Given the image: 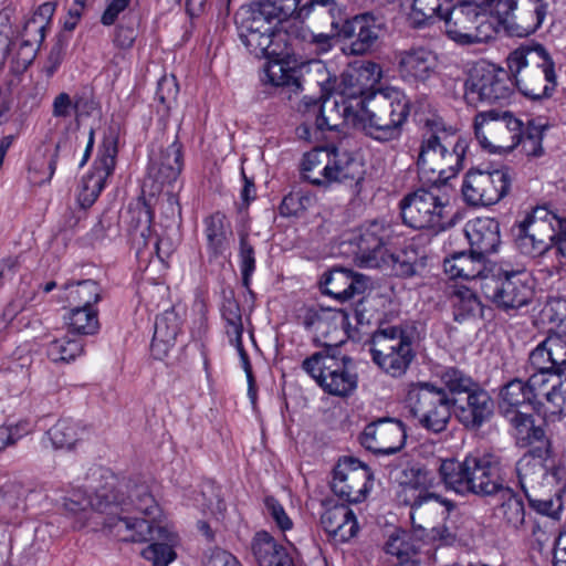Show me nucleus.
Masks as SVG:
<instances>
[{
	"label": "nucleus",
	"mask_w": 566,
	"mask_h": 566,
	"mask_svg": "<svg viewBox=\"0 0 566 566\" xmlns=\"http://www.w3.org/2000/svg\"><path fill=\"white\" fill-rule=\"evenodd\" d=\"M406 407L417 424L432 433L447 430L452 412L469 430H478L494 416L495 402L478 385L465 398H450L444 389L428 381L409 385Z\"/></svg>",
	"instance_id": "nucleus-1"
},
{
	"label": "nucleus",
	"mask_w": 566,
	"mask_h": 566,
	"mask_svg": "<svg viewBox=\"0 0 566 566\" xmlns=\"http://www.w3.org/2000/svg\"><path fill=\"white\" fill-rule=\"evenodd\" d=\"M378 72V64L368 62L358 70L344 72L340 82L331 74L322 62H314L307 71V82H315L321 88L317 98L304 96L303 114L305 122L297 128L300 136L308 134L311 128L316 133L337 132L343 125V107L368 91L364 80Z\"/></svg>",
	"instance_id": "nucleus-2"
},
{
	"label": "nucleus",
	"mask_w": 566,
	"mask_h": 566,
	"mask_svg": "<svg viewBox=\"0 0 566 566\" xmlns=\"http://www.w3.org/2000/svg\"><path fill=\"white\" fill-rule=\"evenodd\" d=\"M380 76V67L375 75H369L364 82L368 91L352 99L343 107V124L350 122L354 127L360 129L367 137L379 142L390 143L398 140L410 114V101L401 92L387 88L377 94H371L370 88Z\"/></svg>",
	"instance_id": "nucleus-3"
},
{
	"label": "nucleus",
	"mask_w": 566,
	"mask_h": 566,
	"mask_svg": "<svg viewBox=\"0 0 566 566\" xmlns=\"http://www.w3.org/2000/svg\"><path fill=\"white\" fill-rule=\"evenodd\" d=\"M417 158L418 171L428 182L446 185L463 168L469 140L440 118L427 119Z\"/></svg>",
	"instance_id": "nucleus-4"
},
{
	"label": "nucleus",
	"mask_w": 566,
	"mask_h": 566,
	"mask_svg": "<svg viewBox=\"0 0 566 566\" xmlns=\"http://www.w3.org/2000/svg\"><path fill=\"white\" fill-rule=\"evenodd\" d=\"M116 495L118 507L115 512H102L105 515L104 530L122 542H144L145 538H153L151 527L155 522L132 515L138 512L154 518L159 512L148 485L132 480L117 481Z\"/></svg>",
	"instance_id": "nucleus-5"
},
{
	"label": "nucleus",
	"mask_w": 566,
	"mask_h": 566,
	"mask_svg": "<svg viewBox=\"0 0 566 566\" xmlns=\"http://www.w3.org/2000/svg\"><path fill=\"white\" fill-rule=\"evenodd\" d=\"M433 464L446 488L460 495L495 496L506 486L502 460L493 453L469 455L463 461L439 458Z\"/></svg>",
	"instance_id": "nucleus-6"
},
{
	"label": "nucleus",
	"mask_w": 566,
	"mask_h": 566,
	"mask_svg": "<svg viewBox=\"0 0 566 566\" xmlns=\"http://www.w3.org/2000/svg\"><path fill=\"white\" fill-rule=\"evenodd\" d=\"M237 29L240 41L252 55L258 59H273L265 70L269 83L290 93L296 94L302 91L305 80L301 71L283 62L293 52V44L289 42V28L285 30Z\"/></svg>",
	"instance_id": "nucleus-7"
},
{
	"label": "nucleus",
	"mask_w": 566,
	"mask_h": 566,
	"mask_svg": "<svg viewBox=\"0 0 566 566\" xmlns=\"http://www.w3.org/2000/svg\"><path fill=\"white\" fill-rule=\"evenodd\" d=\"M300 170L302 179L322 188H328L334 182H354L357 187L364 180L360 164L335 146L316 147L306 153Z\"/></svg>",
	"instance_id": "nucleus-8"
},
{
	"label": "nucleus",
	"mask_w": 566,
	"mask_h": 566,
	"mask_svg": "<svg viewBox=\"0 0 566 566\" xmlns=\"http://www.w3.org/2000/svg\"><path fill=\"white\" fill-rule=\"evenodd\" d=\"M353 360L340 355L339 345H325L321 352L305 358L302 368L327 394L345 397L357 387V374L352 369Z\"/></svg>",
	"instance_id": "nucleus-9"
},
{
	"label": "nucleus",
	"mask_w": 566,
	"mask_h": 566,
	"mask_svg": "<svg viewBox=\"0 0 566 566\" xmlns=\"http://www.w3.org/2000/svg\"><path fill=\"white\" fill-rule=\"evenodd\" d=\"M369 352L373 361L394 378L403 376L416 357L411 337L401 326L377 329Z\"/></svg>",
	"instance_id": "nucleus-10"
},
{
	"label": "nucleus",
	"mask_w": 566,
	"mask_h": 566,
	"mask_svg": "<svg viewBox=\"0 0 566 566\" xmlns=\"http://www.w3.org/2000/svg\"><path fill=\"white\" fill-rule=\"evenodd\" d=\"M406 195L399 202L400 214L406 226L412 229H444V212L448 203L442 192L444 185L430 182Z\"/></svg>",
	"instance_id": "nucleus-11"
},
{
	"label": "nucleus",
	"mask_w": 566,
	"mask_h": 566,
	"mask_svg": "<svg viewBox=\"0 0 566 566\" xmlns=\"http://www.w3.org/2000/svg\"><path fill=\"white\" fill-rule=\"evenodd\" d=\"M398 500L403 505H409L410 518L415 524L416 516L421 517L426 511L444 507L442 514L448 515L454 510L455 504L439 494L429 492L433 486L434 476L426 465L415 464L402 471Z\"/></svg>",
	"instance_id": "nucleus-12"
},
{
	"label": "nucleus",
	"mask_w": 566,
	"mask_h": 566,
	"mask_svg": "<svg viewBox=\"0 0 566 566\" xmlns=\"http://www.w3.org/2000/svg\"><path fill=\"white\" fill-rule=\"evenodd\" d=\"M474 134L490 153L511 151L521 143L523 123L509 111L493 108L475 115Z\"/></svg>",
	"instance_id": "nucleus-13"
},
{
	"label": "nucleus",
	"mask_w": 566,
	"mask_h": 566,
	"mask_svg": "<svg viewBox=\"0 0 566 566\" xmlns=\"http://www.w3.org/2000/svg\"><path fill=\"white\" fill-rule=\"evenodd\" d=\"M481 290L505 312L528 305L534 296L533 280L525 270L500 269L496 274L483 279Z\"/></svg>",
	"instance_id": "nucleus-14"
},
{
	"label": "nucleus",
	"mask_w": 566,
	"mask_h": 566,
	"mask_svg": "<svg viewBox=\"0 0 566 566\" xmlns=\"http://www.w3.org/2000/svg\"><path fill=\"white\" fill-rule=\"evenodd\" d=\"M510 73L492 64L476 63L464 82V99L468 105L502 104L510 99L514 90Z\"/></svg>",
	"instance_id": "nucleus-15"
},
{
	"label": "nucleus",
	"mask_w": 566,
	"mask_h": 566,
	"mask_svg": "<svg viewBox=\"0 0 566 566\" xmlns=\"http://www.w3.org/2000/svg\"><path fill=\"white\" fill-rule=\"evenodd\" d=\"M513 179V170L507 166L492 170L471 168L462 180L463 200L472 207L495 205L509 195Z\"/></svg>",
	"instance_id": "nucleus-16"
},
{
	"label": "nucleus",
	"mask_w": 566,
	"mask_h": 566,
	"mask_svg": "<svg viewBox=\"0 0 566 566\" xmlns=\"http://www.w3.org/2000/svg\"><path fill=\"white\" fill-rule=\"evenodd\" d=\"M515 473L524 493L553 491L560 480V468L552 448H531L515 464Z\"/></svg>",
	"instance_id": "nucleus-17"
},
{
	"label": "nucleus",
	"mask_w": 566,
	"mask_h": 566,
	"mask_svg": "<svg viewBox=\"0 0 566 566\" xmlns=\"http://www.w3.org/2000/svg\"><path fill=\"white\" fill-rule=\"evenodd\" d=\"M548 12L545 0H499L500 24L510 36L524 38L535 33Z\"/></svg>",
	"instance_id": "nucleus-18"
},
{
	"label": "nucleus",
	"mask_w": 566,
	"mask_h": 566,
	"mask_svg": "<svg viewBox=\"0 0 566 566\" xmlns=\"http://www.w3.org/2000/svg\"><path fill=\"white\" fill-rule=\"evenodd\" d=\"M395 235L394 226L385 219L366 221L354 239L355 261L360 268L377 269L386 262L387 245Z\"/></svg>",
	"instance_id": "nucleus-19"
},
{
	"label": "nucleus",
	"mask_w": 566,
	"mask_h": 566,
	"mask_svg": "<svg viewBox=\"0 0 566 566\" xmlns=\"http://www.w3.org/2000/svg\"><path fill=\"white\" fill-rule=\"evenodd\" d=\"M444 22L447 35L459 44H473L482 41L480 29L486 20L478 1H463L446 7L439 18Z\"/></svg>",
	"instance_id": "nucleus-20"
},
{
	"label": "nucleus",
	"mask_w": 566,
	"mask_h": 566,
	"mask_svg": "<svg viewBox=\"0 0 566 566\" xmlns=\"http://www.w3.org/2000/svg\"><path fill=\"white\" fill-rule=\"evenodd\" d=\"M371 479L368 465L355 458H344L334 469L332 490L348 503H359L365 500Z\"/></svg>",
	"instance_id": "nucleus-21"
},
{
	"label": "nucleus",
	"mask_w": 566,
	"mask_h": 566,
	"mask_svg": "<svg viewBox=\"0 0 566 566\" xmlns=\"http://www.w3.org/2000/svg\"><path fill=\"white\" fill-rule=\"evenodd\" d=\"M407 439L406 427L396 418H379L368 423L359 436L360 444L376 454L400 451Z\"/></svg>",
	"instance_id": "nucleus-22"
},
{
	"label": "nucleus",
	"mask_w": 566,
	"mask_h": 566,
	"mask_svg": "<svg viewBox=\"0 0 566 566\" xmlns=\"http://www.w3.org/2000/svg\"><path fill=\"white\" fill-rule=\"evenodd\" d=\"M382 24L369 14H356L345 25L339 40L348 41L342 51L346 55L360 56L376 50L382 33Z\"/></svg>",
	"instance_id": "nucleus-23"
},
{
	"label": "nucleus",
	"mask_w": 566,
	"mask_h": 566,
	"mask_svg": "<svg viewBox=\"0 0 566 566\" xmlns=\"http://www.w3.org/2000/svg\"><path fill=\"white\" fill-rule=\"evenodd\" d=\"M117 145L114 138H105L94 165V171L82 179L77 202L82 209L90 208L98 198L115 168Z\"/></svg>",
	"instance_id": "nucleus-24"
},
{
	"label": "nucleus",
	"mask_w": 566,
	"mask_h": 566,
	"mask_svg": "<svg viewBox=\"0 0 566 566\" xmlns=\"http://www.w3.org/2000/svg\"><path fill=\"white\" fill-rule=\"evenodd\" d=\"M118 479L114 475L104 478V483L94 489V492L86 496L81 491L74 492L71 497L64 500L63 506L71 514L84 513L88 507L93 511L115 512L118 507L116 501V483Z\"/></svg>",
	"instance_id": "nucleus-25"
},
{
	"label": "nucleus",
	"mask_w": 566,
	"mask_h": 566,
	"mask_svg": "<svg viewBox=\"0 0 566 566\" xmlns=\"http://www.w3.org/2000/svg\"><path fill=\"white\" fill-rule=\"evenodd\" d=\"M397 71L409 84L424 83L436 72L437 57L424 48H411L396 53Z\"/></svg>",
	"instance_id": "nucleus-26"
},
{
	"label": "nucleus",
	"mask_w": 566,
	"mask_h": 566,
	"mask_svg": "<svg viewBox=\"0 0 566 566\" xmlns=\"http://www.w3.org/2000/svg\"><path fill=\"white\" fill-rule=\"evenodd\" d=\"M319 285L323 294L339 303L360 296L367 290L365 276L346 269H332L324 273Z\"/></svg>",
	"instance_id": "nucleus-27"
},
{
	"label": "nucleus",
	"mask_w": 566,
	"mask_h": 566,
	"mask_svg": "<svg viewBox=\"0 0 566 566\" xmlns=\"http://www.w3.org/2000/svg\"><path fill=\"white\" fill-rule=\"evenodd\" d=\"M514 244L523 254L532 259L545 256L552 252L555 253L557 235L544 232L541 229L533 228L523 222H518L512 228Z\"/></svg>",
	"instance_id": "nucleus-28"
},
{
	"label": "nucleus",
	"mask_w": 566,
	"mask_h": 566,
	"mask_svg": "<svg viewBox=\"0 0 566 566\" xmlns=\"http://www.w3.org/2000/svg\"><path fill=\"white\" fill-rule=\"evenodd\" d=\"M507 66L512 76L520 75L524 70L536 71L543 67L548 69L555 66V63L541 43L522 44L512 51L507 56Z\"/></svg>",
	"instance_id": "nucleus-29"
},
{
	"label": "nucleus",
	"mask_w": 566,
	"mask_h": 566,
	"mask_svg": "<svg viewBox=\"0 0 566 566\" xmlns=\"http://www.w3.org/2000/svg\"><path fill=\"white\" fill-rule=\"evenodd\" d=\"M181 144L174 140L167 148L159 153H151L148 174L160 184L175 181L182 169Z\"/></svg>",
	"instance_id": "nucleus-30"
},
{
	"label": "nucleus",
	"mask_w": 566,
	"mask_h": 566,
	"mask_svg": "<svg viewBox=\"0 0 566 566\" xmlns=\"http://www.w3.org/2000/svg\"><path fill=\"white\" fill-rule=\"evenodd\" d=\"M514 85L525 97L539 101L548 98L553 95L557 86L555 66L548 69L543 67L536 71L524 70L520 75L513 76Z\"/></svg>",
	"instance_id": "nucleus-31"
},
{
	"label": "nucleus",
	"mask_w": 566,
	"mask_h": 566,
	"mask_svg": "<svg viewBox=\"0 0 566 566\" xmlns=\"http://www.w3.org/2000/svg\"><path fill=\"white\" fill-rule=\"evenodd\" d=\"M465 234L471 248L484 256L496 252L501 244L500 222L494 218L482 217L470 221Z\"/></svg>",
	"instance_id": "nucleus-32"
},
{
	"label": "nucleus",
	"mask_w": 566,
	"mask_h": 566,
	"mask_svg": "<svg viewBox=\"0 0 566 566\" xmlns=\"http://www.w3.org/2000/svg\"><path fill=\"white\" fill-rule=\"evenodd\" d=\"M323 528L338 542H347L358 532L357 518L346 504H335L321 516Z\"/></svg>",
	"instance_id": "nucleus-33"
},
{
	"label": "nucleus",
	"mask_w": 566,
	"mask_h": 566,
	"mask_svg": "<svg viewBox=\"0 0 566 566\" xmlns=\"http://www.w3.org/2000/svg\"><path fill=\"white\" fill-rule=\"evenodd\" d=\"M250 548L258 566H294L287 549L265 531L255 533Z\"/></svg>",
	"instance_id": "nucleus-34"
},
{
	"label": "nucleus",
	"mask_w": 566,
	"mask_h": 566,
	"mask_svg": "<svg viewBox=\"0 0 566 566\" xmlns=\"http://www.w3.org/2000/svg\"><path fill=\"white\" fill-rule=\"evenodd\" d=\"M181 319L175 307L156 317L150 350L155 358L163 359L175 344L180 332Z\"/></svg>",
	"instance_id": "nucleus-35"
},
{
	"label": "nucleus",
	"mask_w": 566,
	"mask_h": 566,
	"mask_svg": "<svg viewBox=\"0 0 566 566\" xmlns=\"http://www.w3.org/2000/svg\"><path fill=\"white\" fill-rule=\"evenodd\" d=\"M151 531H154L151 532L153 538L144 539V542H150V544L142 551V555L154 566H168L177 556L174 551L177 535L156 523Z\"/></svg>",
	"instance_id": "nucleus-36"
},
{
	"label": "nucleus",
	"mask_w": 566,
	"mask_h": 566,
	"mask_svg": "<svg viewBox=\"0 0 566 566\" xmlns=\"http://www.w3.org/2000/svg\"><path fill=\"white\" fill-rule=\"evenodd\" d=\"M444 271L451 279L475 280L480 279L481 283L485 271V256L471 248L470 253L457 252L444 260Z\"/></svg>",
	"instance_id": "nucleus-37"
},
{
	"label": "nucleus",
	"mask_w": 566,
	"mask_h": 566,
	"mask_svg": "<svg viewBox=\"0 0 566 566\" xmlns=\"http://www.w3.org/2000/svg\"><path fill=\"white\" fill-rule=\"evenodd\" d=\"M537 394H533L532 385H526L522 379L514 378L502 386L500 390V406L505 413L526 411L534 409Z\"/></svg>",
	"instance_id": "nucleus-38"
},
{
	"label": "nucleus",
	"mask_w": 566,
	"mask_h": 566,
	"mask_svg": "<svg viewBox=\"0 0 566 566\" xmlns=\"http://www.w3.org/2000/svg\"><path fill=\"white\" fill-rule=\"evenodd\" d=\"M511 423L515 430L516 443L526 448H552L551 441L541 426L534 424L533 416L526 411H517L511 418Z\"/></svg>",
	"instance_id": "nucleus-39"
},
{
	"label": "nucleus",
	"mask_w": 566,
	"mask_h": 566,
	"mask_svg": "<svg viewBox=\"0 0 566 566\" xmlns=\"http://www.w3.org/2000/svg\"><path fill=\"white\" fill-rule=\"evenodd\" d=\"M62 290L59 301L67 302L71 306L94 307L102 300V287L94 280L65 283Z\"/></svg>",
	"instance_id": "nucleus-40"
},
{
	"label": "nucleus",
	"mask_w": 566,
	"mask_h": 566,
	"mask_svg": "<svg viewBox=\"0 0 566 566\" xmlns=\"http://www.w3.org/2000/svg\"><path fill=\"white\" fill-rule=\"evenodd\" d=\"M500 503L495 515L511 528L518 530L525 521V506L522 497L510 486H505L496 495Z\"/></svg>",
	"instance_id": "nucleus-41"
},
{
	"label": "nucleus",
	"mask_w": 566,
	"mask_h": 566,
	"mask_svg": "<svg viewBox=\"0 0 566 566\" xmlns=\"http://www.w3.org/2000/svg\"><path fill=\"white\" fill-rule=\"evenodd\" d=\"M203 223L208 251L211 256L218 258L228 249L229 237L232 234L231 226L221 212L207 217Z\"/></svg>",
	"instance_id": "nucleus-42"
},
{
	"label": "nucleus",
	"mask_w": 566,
	"mask_h": 566,
	"mask_svg": "<svg viewBox=\"0 0 566 566\" xmlns=\"http://www.w3.org/2000/svg\"><path fill=\"white\" fill-rule=\"evenodd\" d=\"M392 271L400 277L421 275L427 266V256L415 244H409L389 255Z\"/></svg>",
	"instance_id": "nucleus-43"
},
{
	"label": "nucleus",
	"mask_w": 566,
	"mask_h": 566,
	"mask_svg": "<svg viewBox=\"0 0 566 566\" xmlns=\"http://www.w3.org/2000/svg\"><path fill=\"white\" fill-rule=\"evenodd\" d=\"M300 41L307 44L316 54L329 52L335 42L339 40L334 32L314 33L301 22H292L289 25V42Z\"/></svg>",
	"instance_id": "nucleus-44"
},
{
	"label": "nucleus",
	"mask_w": 566,
	"mask_h": 566,
	"mask_svg": "<svg viewBox=\"0 0 566 566\" xmlns=\"http://www.w3.org/2000/svg\"><path fill=\"white\" fill-rule=\"evenodd\" d=\"M485 306L470 289H458L453 295V318L458 323L485 318Z\"/></svg>",
	"instance_id": "nucleus-45"
},
{
	"label": "nucleus",
	"mask_w": 566,
	"mask_h": 566,
	"mask_svg": "<svg viewBox=\"0 0 566 566\" xmlns=\"http://www.w3.org/2000/svg\"><path fill=\"white\" fill-rule=\"evenodd\" d=\"M221 314L227 323L226 333L230 338V343L237 348L240 357L245 358V349L242 342L243 324L239 302L233 296L224 297Z\"/></svg>",
	"instance_id": "nucleus-46"
},
{
	"label": "nucleus",
	"mask_w": 566,
	"mask_h": 566,
	"mask_svg": "<svg viewBox=\"0 0 566 566\" xmlns=\"http://www.w3.org/2000/svg\"><path fill=\"white\" fill-rule=\"evenodd\" d=\"M451 0H400L401 6H410L409 19L413 28L421 29L429 25L434 18H440L449 7Z\"/></svg>",
	"instance_id": "nucleus-47"
},
{
	"label": "nucleus",
	"mask_w": 566,
	"mask_h": 566,
	"mask_svg": "<svg viewBox=\"0 0 566 566\" xmlns=\"http://www.w3.org/2000/svg\"><path fill=\"white\" fill-rule=\"evenodd\" d=\"M84 433L78 423L70 419H60L46 432L55 449H71Z\"/></svg>",
	"instance_id": "nucleus-48"
},
{
	"label": "nucleus",
	"mask_w": 566,
	"mask_h": 566,
	"mask_svg": "<svg viewBox=\"0 0 566 566\" xmlns=\"http://www.w3.org/2000/svg\"><path fill=\"white\" fill-rule=\"evenodd\" d=\"M440 379L444 386L441 388L450 398H462V395H468L479 385L471 376L455 367L446 368L441 373Z\"/></svg>",
	"instance_id": "nucleus-49"
},
{
	"label": "nucleus",
	"mask_w": 566,
	"mask_h": 566,
	"mask_svg": "<svg viewBox=\"0 0 566 566\" xmlns=\"http://www.w3.org/2000/svg\"><path fill=\"white\" fill-rule=\"evenodd\" d=\"M310 13L314 12L317 17H325V12H329V22L332 32L335 35H342L343 29L350 23L352 17L346 9L334 0H313L310 4Z\"/></svg>",
	"instance_id": "nucleus-50"
},
{
	"label": "nucleus",
	"mask_w": 566,
	"mask_h": 566,
	"mask_svg": "<svg viewBox=\"0 0 566 566\" xmlns=\"http://www.w3.org/2000/svg\"><path fill=\"white\" fill-rule=\"evenodd\" d=\"M67 324L78 335H95L99 331L98 312L94 307H76L70 311Z\"/></svg>",
	"instance_id": "nucleus-51"
},
{
	"label": "nucleus",
	"mask_w": 566,
	"mask_h": 566,
	"mask_svg": "<svg viewBox=\"0 0 566 566\" xmlns=\"http://www.w3.org/2000/svg\"><path fill=\"white\" fill-rule=\"evenodd\" d=\"M530 506L537 513L557 518L563 509V501L559 490L552 495V491H536L524 493Z\"/></svg>",
	"instance_id": "nucleus-52"
},
{
	"label": "nucleus",
	"mask_w": 566,
	"mask_h": 566,
	"mask_svg": "<svg viewBox=\"0 0 566 566\" xmlns=\"http://www.w3.org/2000/svg\"><path fill=\"white\" fill-rule=\"evenodd\" d=\"M84 344L82 338H70L64 336L52 340L48 346V356L52 361L69 363L83 353Z\"/></svg>",
	"instance_id": "nucleus-53"
},
{
	"label": "nucleus",
	"mask_w": 566,
	"mask_h": 566,
	"mask_svg": "<svg viewBox=\"0 0 566 566\" xmlns=\"http://www.w3.org/2000/svg\"><path fill=\"white\" fill-rule=\"evenodd\" d=\"M522 222L554 235L562 227V218L544 206L536 207Z\"/></svg>",
	"instance_id": "nucleus-54"
},
{
	"label": "nucleus",
	"mask_w": 566,
	"mask_h": 566,
	"mask_svg": "<svg viewBox=\"0 0 566 566\" xmlns=\"http://www.w3.org/2000/svg\"><path fill=\"white\" fill-rule=\"evenodd\" d=\"M59 148L60 146L56 145L54 153L49 159L43 156L30 163L29 180L32 185L41 186L52 179L57 165Z\"/></svg>",
	"instance_id": "nucleus-55"
},
{
	"label": "nucleus",
	"mask_w": 566,
	"mask_h": 566,
	"mask_svg": "<svg viewBox=\"0 0 566 566\" xmlns=\"http://www.w3.org/2000/svg\"><path fill=\"white\" fill-rule=\"evenodd\" d=\"M407 537L408 535L405 532L392 533L385 545L386 553L396 556L400 565L412 562L418 553L415 545Z\"/></svg>",
	"instance_id": "nucleus-56"
},
{
	"label": "nucleus",
	"mask_w": 566,
	"mask_h": 566,
	"mask_svg": "<svg viewBox=\"0 0 566 566\" xmlns=\"http://www.w3.org/2000/svg\"><path fill=\"white\" fill-rule=\"evenodd\" d=\"M545 346L552 355L553 364L556 368V375L566 373V333L551 332L544 339Z\"/></svg>",
	"instance_id": "nucleus-57"
},
{
	"label": "nucleus",
	"mask_w": 566,
	"mask_h": 566,
	"mask_svg": "<svg viewBox=\"0 0 566 566\" xmlns=\"http://www.w3.org/2000/svg\"><path fill=\"white\" fill-rule=\"evenodd\" d=\"M239 259L242 274V284L249 289L251 276L255 270V252L254 248L249 242L248 233L240 234Z\"/></svg>",
	"instance_id": "nucleus-58"
},
{
	"label": "nucleus",
	"mask_w": 566,
	"mask_h": 566,
	"mask_svg": "<svg viewBox=\"0 0 566 566\" xmlns=\"http://www.w3.org/2000/svg\"><path fill=\"white\" fill-rule=\"evenodd\" d=\"M243 7L270 25L282 24L283 22L289 21L282 12L277 11V8L271 0H254L250 3L243 4Z\"/></svg>",
	"instance_id": "nucleus-59"
},
{
	"label": "nucleus",
	"mask_w": 566,
	"mask_h": 566,
	"mask_svg": "<svg viewBox=\"0 0 566 566\" xmlns=\"http://www.w3.org/2000/svg\"><path fill=\"white\" fill-rule=\"evenodd\" d=\"M128 213L130 216V231L142 230L147 234L150 233L154 211L149 203L145 200L138 201L135 207L129 208Z\"/></svg>",
	"instance_id": "nucleus-60"
},
{
	"label": "nucleus",
	"mask_w": 566,
	"mask_h": 566,
	"mask_svg": "<svg viewBox=\"0 0 566 566\" xmlns=\"http://www.w3.org/2000/svg\"><path fill=\"white\" fill-rule=\"evenodd\" d=\"M548 348L543 340L534 348L528 356V364L533 371H541L542 374L556 375V368L553 364L552 355L547 354Z\"/></svg>",
	"instance_id": "nucleus-61"
},
{
	"label": "nucleus",
	"mask_w": 566,
	"mask_h": 566,
	"mask_svg": "<svg viewBox=\"0 0 566 566\" xmlns=\"http://www.w3.org/2000/svg\"><path fill=\"white\" fill-rule=\"evenodd\" d=\"M545 126H535L531 124L526 135L521 139L523 149L528 157H541L544 154L542 145Z\"/></svg>",
	"instance_id": "nucleus-62"
},
{
	"label": "nucleus",
	"mask_w": 566,
	"mask_h": 566,
	"mask_svg": "<svg viewBox=\"0 0 566 566\" xmlns=\"http://www.w3.org/2000/svg\"><path fill=\"white\" fill-rule=\"evenodd\" d=\"M277 8L279 12H282L289 20L290 18L303 19L310 14V4L313 0H271Z\"/></svg>",
	"instance_id": "nucleus-63"
},
{
	"label": "nucleus",
	"mask_w": 566,
	"mask_h": 566,
	"mask_svg": "<svg viewBox=\"0 0 566 566\" xmlns=\"http://www.w3.org/2000/svg\"><path fill=\"white\" fill-rule=\"evenodd\" d=\"M38 44L21 40L19 49L13 57L12 70L15 73L24 72L34 61L38 52Z\"/></svg>",
	"instance_id": "nucleus-64"
}]
</instances>
